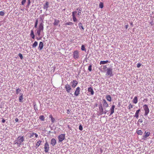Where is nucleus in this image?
<instances>
[{
  "label": "nucleus",
  "instance_id": "nucleus-1",
  "mask_svg": "<svg viewBox=\"0 0 154 154\" xmlns=\"http://www.w3.org/2000/svg\"><path fill=\"white\" fill-rule=\"evenodd\" d=\"M44 29V24L42 23H40L38 25V27L36 29V34L38 36L41 35V33L43 31Z\"/></svg>",
  "mask_w": 154,
  "mask_h": 154
},
{
  "label": "nucleus",
  "instance_id": "nucleus-2",
  "mask_svg": "<svg viewBox=\"0 0 154 154\" xmlns=\"http://www.w3.org/2000/svg\"><path fill=\"white\" fill-rule=\"evenodd\" d=\"M24 138L23 136L19 137H18L15 141H17L15 143V144H17L18 146H20L21 145V143L24 141Z\"/></svg>",
  "mask_w": 154,
  "mask_h": 154
},
{
  "label": "nucleus",
  "instance_id": "nucleus-3",
  "mask_svg": "<svg viewBox=\"0 0 154 154\" xmlns=\"http://www.w3.org/2000/svg\"><path fill=\"white\" fill-rule=\"evenodd\" d=\"M143 108L145 111L144 115L146 116L149 113V110L147 105L145 104L143 106Z\"/></svg>",
  "mask_w": 154,
  "mask_h": 154
},
{
  "label": "nucleus",
  "instance_id": "nucleus-4",
  "mask_svg": "<svg viewBox=\"0 0 154 154\" xmlns=\"http://www.w3.org/2000/svg\"><path fill=\"white\" fill-rule=\"evenodd\" d=\"M73 57L75 59H77L79 57V53L78 51H75L73 53Z\"/></svg>",
  "mask_w": 154,
  "mask_h": 154
},
{
  "label": "nucleus",
  "instance_id": "nucleus-5",
  "mask_svg": "<svg viewBox=\"0 0 154 154\" xmlns=\"http://www.w3.org/2000/svg\"><path fill=\"white\" fill-rule=\"evenodd\" d=\"M45 152V153L48 152L49 150V146L48 143L46 141L44 145Z\"/></svg>",
  "mask_w": 154,
  "mask_h": 154
},
{
  "label": "nucleus",
  "instance_id": "nucleus-6",
  "mask_svg": "<svg viewBox=\"0 0 154 154\" xmlns=\"http://www.w3.org/2000/svg\"><path fill=\"white\" fill-rule=\"evenodd\" d=\"M65 135L64 134H61L58 136V139L59 142H61L65 139Z\"/></svg>",
  "mask_w": 154,
  "mask_h": 154
},
{
  "label": "nucleus",
  "instance_id": "nucleus-7",
  "mask_svg": "<svg viewBox=\"0 0 154 154\" xmlns=\"http://www.w3.org/2000/svg\"><path fill=\"white\" fill-rule=\"evenodd\" d=\"M65 88L66 89V92L68 93H70L72 89L71 86L68 84L65 85Z\"/></svg>",
  "mask_w": 154,
  "mask_h": 154
},
{
  "label": "nucleus",
  "instance_id": "nucleus-8",
  "mask_svg": "<svg viewBox=\"0 0 154 154\" xmlns=\"http://www.w3.org/2000/svg\"><path fill=\"white\" fill-rule=\"evenodd\" d=\"M106 74L110 77L112 76L113 75L112 72V69L111 68H108L107 69Z\"/></svg>",
  "mask_w": 154,
  "mask_h": 154
},
{
  "label": "nucleus",
  "instance_id": "nucleus-9",
  "mask_svg": "<svg viewBox=\"0 0 154 154\" xmlns=\"http://www.w3.org/2000/svg\"><path fill=\"white\" fill-rule=\"evenodd\" d=\"M80 89L79 87H77L74 93V95L76 96H77L80 94Z\"/></svg>",
  "mask_w": 154,
  "mask_h": 154
},
{
  "label": "nucleus",
  "instance_id": "nucleus-10",
  "mask_svg": "<svg viewBox=\"0 0 154 154\" xmlns=\"http://www.w3.org/2000/svg\"><path fill=\"white\" fill-rule=\"evenodd\" d=\"M77 13L76 11H74L72 12V17L73 21L74 22H76L77 21V19L75 16V14Z\"/></svg>",
  "mask_w": 154,
  "mask_h": 154
},
{
  "label": "nucleus",
  "instance_id": "nucleus-11",
  "mask_svg": "<svg viewBox=\"0 0 154 154\" xmlns=\"http://www.w3.org/2000/svg\"><path fill=\"white\" fill-rule=\"evenodd\" d=\"M99 108L100 112L99 114L98 115H100L103 114V109L101 104L100 105Z\"/></svg>",
  "mask_w": 154,
  "mask_h": 154
},
{
  "label": "nucleus",
  "instance_id": "nucleus-12",
  "mask_svg": "<svg viewBox=\"0 0 154 154\" xmlns=\"http://www.w3.org/2000/svg\"><path fill=\"white\" fill-rule=\"evenodd\" d=\"M72 83V87L73 88H75L78 83V82L75 80H73Z\"/></svg>",
  "mask_w": 154,
  "mask_h": 154
},
{
  "label": "nucleus",
  "instance_id": "nucleus-13",
  "mask_svg": "<svg viewBox=\"0 0 154 154\" xmlns=\"http://www.w3.org/2000/svg\"><path fill=\"white\" fill-rule=\"evenodd\" d=\"M57 143L56 140L54 138H52L51 140V144L52 146H54Z\"/></svg>",
  "mask_w": 154,
  "mask_h": 154
},
{
  "label": "nucleus",
  "instance_id": "nucleus-14",
  "mask_svg": "<svg viewBox=\"0 0 154 154\" xmlns=\"http://www.w3.org/2000/svg\"><path fill=\"white\" fill-rule=\"evenodd\" d=\"M49 3L48 2H46L45 4L44 5L43 8L44 9L46 10L47 11Z\"/></svg>",
  "mask_w": 154,
  "mask_h": 154
},
{
  "label": "nucleus",
  "instance_id": "nucleus-15",
  "mask_svg": "<svg viewBox=\"0 0 154 154\" xmlns=\"http://www.w3.org/2000/svg\"><path fill=\"white\" fill-rule=\"evenodd\" d=\"M34 135L35 136V137L36 138H37L38 137V135L36 133H34V132H33L32 133L30 134V135L29 136L30 138H33V137Z\"/></svg>",
  "mask_w": 154,
  "mask_h": 154
},
{
  "label": "nucleus",
  "instance_id": "nucleus-16",
  "mask_svg": "<svg viewBox=\"0 0 154 154\" xmlns=\"http://www.w3.org/2000/svg\"><path fill=\"white\" fill-rule=\"evenodd\" d=\"M140 111V109L137 110L134 116V117H136V119H137L139 117V113Z\"/></svg>",
  "mask_w": 154,
  "mask_h": 154
},
{
  "label": "nucleus",
  "instance_id": "nucleus-17",
  "mask_svg": "<svg viewBox=\"0 0 154 154\" xmlns=\"http://www.w3.org/2000/svg\"><path fill=\"white\" fill-rule=\"evenodd\" d=\"M103 106L105 107H108V105L106 100L104 99L103 100Z\"/></svg>",
  "mask_w": 154,
  "mask_h": 154
},
{
  "label": "nucleus",
  "instance_id": "nucleus-18",
  "mask_svg": "<svg viewBox=\"0 0 154 154\" xmlns=\"http://www.w3.org/2000/svg\"><path fill=\"white\" fill-rule=\"evenodd\" d=\"M115 107V106L114 105H112L111 108L110 110V115H112L114 112V108Z\"/></svg>",
  "mask_w": 154,
  "mask_h": 154
},
{
  "label": "nucleus",
  "instance_id": "nucleus-19",
  "mask_svg": "<svg viewBox=\"0 0 154 154\" xmlns=\"http://www.w3.org/2000/svg\"><path fill=\"white\" fill-rule=\"evenodd\" d=\"M43 45H44L43 42H39L38 49L40 50H42V49L43 48Z\"/></svg>",
  "mask_w": 154,
  "mask_h": 154
},
{
  "label": "nucleus",
  "instance_id": "nucleus-20",
  "mask_svg": "<svg viewBox=\"0 0 154 154\" xmlns=\"http://www.w3.org/2000/svg\"><path fill=\"white\" fill-rule=\"evenodd\" d=\"M88 91L89 92L91 93V95H93L94 94V91L93 90V88L91 87H90L88 88Z\"/></svg>",
  "mask_w": 154,
  "mask_h": 154
},
{
  "label": "nucleus",
  "instance_id": "nucleus-21",
  "mask_svg": "<svg viewBox=\"0 0 154 154\" xmlns=\"http://www.w3.org/2000/svg\"><path fill=\"white\" fill-rule=\"evenodd\" d=\"M59 22L60 21L58 20L55 19L53 24L54 26H57L59 24Z\"/></svg>",
  "mask_w": 154,
  "mask_h": 154
},
{
  "label": "nucleus",
  "instance_id": "nucleus-22",
  "mask_svg": "<svg viewBox=\"0 0 154 154\" xmlns=\"http://www.w3.org/2000/svg\"><path fill=\"white\" fill-rule=\"evenodd\" d=\"M137 102H138V100H137V96H135L134 97V98L133 100V103H134V104H136L137 103Z\"/></svg>",
  "mask_w": 154,
  "mask_h": 154
},
{
  "label": "nucleus",
  "instance_id": "nucleus-23",
  "mask_svg": "<svg viewBox=\"0 0 154 154\" xmlns=\"http://www.w3.org/2000/svg\"><path fill=\"white\" fill-rule=\"evenodd\" d=\"M30 35L32 39H34L35 38V35L33 30H31Z\"/></svg>",
  "mask_w": 154,
  "mask_h": 154
},
{
  "label": "nucleus",
  "instance_id": "nucleus-24",
  "mask_svg": "<svg viewBox=\"0 0 154 154\" xmlns=\"http://www.w3.org/2000/svg\"><path fill=\"white\" fill-rule=\"evenodd\" d=\"M19 101L20 102H23V94H21V95L19 97Z\"/></svg>",
  "mask_w": 154,
  "mask_h": 154
},
{
  "label": "nucleus",
  "instance_id": "nucleus-25",
  "mask_svg": "<svg viewBox=\"0 0 154 154\" xmlns=\"http://www.w3.org/2000/svg\"><path fill=\"white\" fill-rule=\"evenodd\" d=\"M49 117L50 118H51V122L52 123H54V121H55V119L53 117L52 115H49Z\"/></svg>",
  "mask_w": 154,
  "mask_h": 154
},
{
  "label": "nucleus",
  "instance_id": "nucleus-26",
  "mask_svg": "<svg viewBox=\"0 0 154 154\" xmlns=\"http://www.w3.org/2000/svg\"><path fill=\"white\" fill-rule=\"evenodd\" d=\"M106 100L109 102L111 101V98L110 96L109 95H107L106 96Z\"/></svg>",
  "mask_w": 154,
  "mask_h": 154
},
{
  "label": "nucleus",
  "instance_id": "nucleus-27",
  "mask_svg": "<svg viewBox=\"0 0 154 154\" xmlns=\"http://www.w3.org/2000/svg\"><path fill=\"white\" fill-rule=\"evenodd\" d=\"M38 45V42L36 41H35L32 44V47L33 48H35Z\"/></svg>",
  "mask_w": 154,
  "mask_h": 154
},
{
  "label": "nucleus",
  "instance_id": "nucleus-28",
  "mask_svg": "<svg viewBox=\"0 0 154 154\" xmlns=\"http://www.w3.org/2000/svg\"><path fill=\"white\" fill-rule=\"evenodd\" d=\"M108 61L107 60L106 61H100V64H104L108 63Z\"/></svg>",
  "mask_w": 154,
  "mask_h": 154
},
{
  "label": "nucleus",
  "instance_id": "nucleus-29",
  "mask_svg": "<svg viewBox=\"0 0 154 154\" xmlns=\"http://www.w3.org/2000/svg\"><path fill=\"white\" fill-rule=\"evenodd\" d=\"M138 135H141L143 134V132L141 130H137L136 131Z\"/></svg>",
  "mask_w": 154,
  "mask_h": 154
},
{
  "label": "nucleus",
  "instance_id": "nucleus-30",
  "mask_svg": "<svg viewBox=\"0 0 154 154\" xmlns=\"http://www.w3.org/2000/svg\"><path fill=\"white\" fill-rule=\"evenodd\" d=\"M145 137L146 138L148 137L150 135V133L149 132H145Z\"/></svg>",
  "mask_w": 154,
  "mask_h": 154
},
{
  "label": "nucleus",
  "instance_id": "nucleus-31",
  "mask_svg": "<svg viewBox=\"0 0 154 154\" xmlns=\"http://www.w3.org/2000/svg\"><path fill=\"white\" fill-rule=\"evenodd\" d=\"M79 27L80 29H82L84 30V28L82 26V23H80L79 24Z\"/></svg>",
  "mask_w": 154,
  "mask_h": 154
},
{
  "label": "nucleus",
  "instance_id": "nucleus-32",
  "mask_svg": "<svg viewBox=\"0 0 154 154\" xmlns=\"http://www.w3.org/2000/svg\"><path fill=\"white\" fill-rule=\"evenodd\" d=\"M42 142L41 140H38L36 144V145L38 146H39L42 143Z\"/></svg>",
  "mask_w": 154,
  "mask_h": 154
},
{
  "label": "nucleus",
  "instance_id": "nucleus-33",
  "mask_svg": "<svg viewBox=\"0 0 154 154\" xmlns=\"http://www.w3.org/2000/svg\"><path fill=\"white\" fill-rule=\"evenodd\" d=\"M39 118L42 121H43L45 120V118L43 115L39 117Z\"/></svg>",
  "mask_w": 154,
  "mask_h": 154
},
{
  "label": "nucleus",
  "instance_id": "nucleus-34",
  "mask_svg": "<svg viewBox=\"0 0 154 154\" xmlns=\"http://www.w3.org/2000/svg\"><path fill=\"white\" fill-rule=\"evenodd\" d=\"M38 24V20L37 19L36 20L35 22V23L34 27L35 28H37V26Z\"/></svg>",
  "mask_w": 154,
  "mask_h": 154
},
{
  "label": "nucleus",
  "instance_id": "nucleus-35",
  "mask_svg": "<svg viewBox=\"0 0 154 154\" xmlns=\"http://www.w3.org/2000/svg\"><path fill=\"white\" fill-rule=\"evenodd\" d=\"M133 107V105L131 103H130L128 106V109H132Z\"/></svg>",
  "mask_w": 154,
  "mask_h": 154
},
{
  "label": "nucleus",
  "instance_id": "nucleus-36",
  "mask_svg": "<svg viewBox=\"0 0 154 154\" xmlns=\"http://www.w3.org/2000/svg\"><path fill=\"white\" fill-rule=\"evenodd\" d=\"M73 24V23L71 22H67L65 24L66 25H71Z\"/></svg>",
  "mask_w": 154,
  "mask_h": 154
},
{
  "label": "nucleus",
  "instance_id": "nucleus-37",
  "mask_svg": "<svg viewBox=\"0 0 154 154\" xmlns=\"http://www.w3.org/2000/svg\"><path fill=\"white\" fill-rule=\"evenodd\" d=\"M21 91V90L19 88L16 90V93L17 94H18Z\"/></svg>",
  "mask_w": 154,
  "mask_h": 154
},
{
  "label": "nucleus",
  "instance_id": "nucleus-38",
  "mask_svg": "<svg viewBox=\"0 0 154 154\" xmlns=\"http://www.w3.org/2000/svg\"><path fill=\"white\" fill-rule=\"evenodd\" d=\"M103 4L102 2H100L99 4V7L101 8H103Z\"/></svg>",
  "mask_w": 154,
  "mask_h": 154
},
{
  "label": "nucleus",
  "instance_id": "nucleus-39",
  "mask_svg": "<svg viewBox=\"0 0 154 154\" xmlns=\"http://www.w3.org/2000/svg\"><path fill=\"white\" fill-rule=\"evenodd\" d=\"M92 65H90L88 67V70L90 71L91 72L92 71Z\"/></svg>",
  "mask_w": 154,
  "mask_h": 154
},
{
  "label": "nucleus",
  "instance_id": "nucleus-40",
  "mask_svg": "<svg viewBox=\"0 0 154 154\" xmlns=\"http://www.w3.org/2000/svg\"><path fill=\"white\" fill-rule=\"evenodd\" d=\"M18 56H19L21 59H23V56L21 54H19Z\"/></svg>",
  "mask_w": 154,
  "mask_h": 154
},
{
  "label": "nucleus",
  "instance_id": "nucleus-41",
  "mask_svg": "<svg viewBox=\"0 0 154 154\" xmlns=\"http://www.w3.org/2000/svg\"><path fill=\"white\" fill-rule=\"evenodd\" d=\"M81 50L82 51H85V46L84 45H82L81 47Z\"/></svg>",
  "mask_w": 154,
  "mask_h": 154
},
{
  "label": "nucleus",
  "instance_id": "nucleus-42",
  "mask_svg": "<svg viewBox=\"0 0 154 154\" xmlns=\"http://www.w3.org/2000/svg\"><path fill=\"white\" fill-rule=\"evenodd\" d=\"M26 0H23L21 2L22 5H24L26 2Z\"/></svg>",
  "mask_w": 154,
  "mask_h": 154
},
{
  "label": "nucleus",
  "instance_id": "nucleus-43",
  "mask_svg": "<svg viewBox=\"0 0 154 154\" xmlns=\"http://www.w3.org/2000/svg\"><path fill=\"white\" fill-rule=\"evenodd\" d=\"M5 14V13L4 12L2 11H1L0 12V15L1 16H4Z\"/></svg>",
  "mask_w": 154,
  "mask_h": 154
},
{
  "label": "nucleus",
  "instance_id": "nucleus-44",
  "mask_svg": "<svg viewBox=\"0 0 154 154\" xmlns=\"http://www.w3.org/2000/svg\"><path fill=\"white\" fill-rule=\"evenodd\" d=\"M81 12H82V11H81V10H80V9H79V11H78V14H78V15L79 16V15H80V14H81Z\"/></svg>",
  "mask_w": 154,
  "mask_h": 154
},
{
  "label": "nucleus",
  "instance_id": "nucleus-45",
  "mask_svg": "<svg viewBox=\"0 0 154 154\" xmlns=\"http://www.w3.org/2000/svg\"><path fill=\"white\" fill-rule=\"evenodd\" d=\"M79 129L80 131H82L83 130V128L81 125H79Z\"/></svg>",
  "mask_w": 154,
  "mask_h": 154
},
{
  "label": "nucleus",
  "instance_id": "nucleus-46",
  "mask_svg": "<svg viewBox=\"0 0 154 154\" xmlns=\"http://www.w3.org/2000/svg\"><path fill=\"white\" fill-rule=\"evenodd\" d=\"M141 65V63H138L137 64V67L138 68H139L140 66Z\"/></svg>",
  "mask_w": 154,
  "mask_h": 154
},
{
  "label": "nucleus",
  "instance_id": "nucleus-47",
  "mask_svg": "<svg viewBox=\"0 0 154 154\" xmlns=\"http://www.w3.org/2000/svg\"><path fill=\"white\" fill-rule=\"evenodd\" d=\"M138 122L140 123H142L143 122V120L142 119H140L138 120Z\"/></svg>",
  "mask_w": 154,
  "mask_h": 154
},
{
  "label": "nucleus",
  "instance_id": "nucleus-48",
  "mask_svg": "<svg viewBox=\"0 0 154 154\" xmlns=\"http://www.w3.org/2000/svg\"><path fill=\"white\" fill-rule=\"evenodd\" d=\"M15 121L16 122H17L18 121V119L17 118H16L15 119Z\"/></svg>",
  "mask_w": 154,
  "mask_h": 154
},
{
  "label": "nucleus",
  "instance_id": "nucleus-49",
  "mask_svg": "<svg viewBox=\"0 0 154 154\" xmlns=\"http://www.w3.org/2000/svg\"><path fill=\"white\" fill-rule=\"evenodd\" d=\"M128 24L127 25H126L125 26V28H126V29H127L128 28Z\"/></svg>",
  "mask_w": 154,
  "mask_h": 154
},
{
  "label": "nucleus",
  "instance_id": "nucleus-50",
  "mask_svg": "<svg viewBox=\"0 0 154 154\" xmlns=\"http://www.w3.org/2000/svg\"><path fill=\"white\" fill-rule=\"evenodd\" d=\"M5 122V120H4V119H3L2 120V123H4Z\"/></svg>",
  "mask_w": 154,
  "mask_h": 154
},
{
  "label": "nucleus",
  "instance_id": "nucleus-51",
  "mask_svg": "<svg viewBox=\"0 0 154 154\" xmlns=\"http://www.w3.org/2000/svg\"><path fill=\"white\" fill-rule=\"evenodd\" d=\"M30 3V0H28V5H29Z\"/></svg>",
  "mask_w": 154,
  "mask_h": 154
},
{
  "label": "nucleus",
  "instance_id": "nucleus-52",
  "mask_svg": "<svg viewBox=\"0 0 154 154\" xmlns=\"http://www.w3.org/2000/svg\"><path fill=\"white\" fill-rule=\"evenodd\" d=\"M130 24H131V25H133V23H130Z\"/></svg>",
  "mask_w": 154,
  "mask_h": 154
},
{
  "label": "nucleus",
  "instance_id": "nucleus-53",
  "mask_svg": "<svg viewBox=\"0 0 154 154\" xmlns=\"http://www.w3.org/2000/svg\"><path fill=\"white\" fill-rule=\"evenodd\" d=\"M106 112H104V114H106Z\"/></svg>",
  "mask_w": 154,
  "mask_h": 154
},
{
  "label": "nucleus",
  "instance_id": "nucleus-54",
  "mask_svg": "<svg viewBox=\"0 0 154 154\" xmlns=\"http://www.w3.org/2000/svg\"><path fill=\"white\" fill-rule=\"evenodd\" d=\"M101 152H102V150L101 149Z\"/></svg>",
  "mask_w": 154,
  "mask_h": 154
}]
</instances>
